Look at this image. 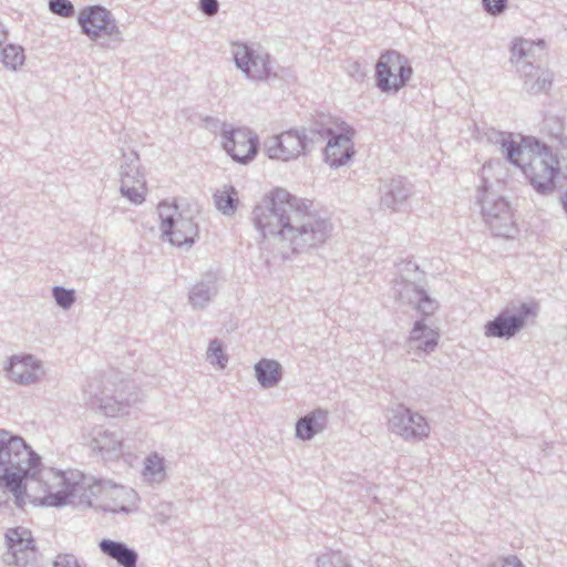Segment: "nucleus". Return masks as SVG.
I'll list each match as a JSON object with an SVG mask.
<instances>
[{"label":"nucleus","mask_w":567,"mask_h":567,"mask_svg":"<svg viewBox=\"0 0 567 567\" xmlns=\"http://www.w3.org/2000/svg\"><path fill=\"white\" fill-rule=\"evenodd\" d=\"M238 193L234 186H225L224 189L214 194L215 205L224 215L235 214L238 205Z\"/></svg>","instance_id":"obj_32"},{"label":"nucleus","mask_w":567,"mask_h":567,"mask_svg":"<svg viewBox=\"0 0 567 567\" xmlns=\"http://www.w3.org/2000/svg\"><path fill=\"white\" fill-rule=\"evenodd\" d=\"M41 465V457L21 436L0 429V480L13 495L17 507L23 508L27 501H39L28 493V483L35 480Z\"/></svg>","instance_id":"obj_3"},{"label":"nucleus","mask_w":567,"mask_h":567,"mask_svg":"<svg viewBox=\"0 0 567 567\" xmlns=\"http://www.w3.org/2000/svg\"><path fill=\"white\" fill-rule=\"evenodd\" d=\"M100 550L117 561L122 567H136L138 554L123 542L104 538L99 543Z\"/></svg>","instance_id":"obj_25"},{"label":"nucleus","mask_w":567,"mask_h":567,"mask_svg":"<svg viewBox=\"0 0 567 567\" xmlns=\"http://www.w3.org/2000/svg\"><path fill=\"white\" fill-rule=\"evenodd\" d=\"M420 299H415L410 306L416 308L423 316H430L437 309V301L432 299L424 290Z\"/></svg>","instance_id":"obj_41"},{"label":"nucleus","mask_w":567,"mask_h":567,"mask_svg":"<svg viewBox=\"0 0 567 567\" xmlns=\"http://www.w3.org/2000/svg\"><path fill=\"white\" fill-rule=\"evenodd\" d=\"M389 430L405 441H421L430 434L426 419L404 405H399L392 411Z\"/></svg>","instance_id":"obj_15"},{"label":"nucleus","mask_w":567,"mask_h":567,"mask_svg":"<svg viewBox=\"0 0 567 567\" xmlns=\"http://www.w3.org/2000/svg\"><path fill=\"white\" fill-rule=\"evenodd\" d=\"M347 126L344 122L339 123L338 118L327 114H318L308 127H301L302 134L309 148L320 145L337 134L342 127Z\"/></svg>","instance_id":"obj_18"},{"label":"nucleus","mask_w":567,"mask_h":567,"mask_svg":"<svg viewBox=\"0 0 567 567\" xmlns=\"http://www.w3.org/2000/svg\"><path fill=\"white\" fill-rule=\"evenodd\" d=\"M560 202H561V205H563L565 212L567 213V189H566V193L560 197Z\"/></svg>","instance_id":"obj_47"},{"label":"nucleus","mask_w":567,"mask_h":567,"mask_svg":"<svg viewBox=\"0 0 567 567\" xmlns=\"http://www.w3.org/2000/svg\"><path fill=\"white\" fill-rule=\"evenodd\" d=\"M544 50V41L518 39L511 49V62L524 79V90L529 94L546 93L551 87L553 73L534 63Z\"/></svg>","instance_id":"obj_5"},{"label":"nucleus","mask_w":567,"mask_h":567,"mask_svg":"<svg viewBox=\"0 0 567 567\" xmlns=\"http://www.w3.org/2000/svg\"><path fill=\"white\" fill-rule=\"evenodd\" d=\"M392 281H405L411 284L425 282V272L411 260H402L395 265V274Z\"/></svg>","instance_id":"obj_31"},{"label":"nucleus","mask_w":567,"mask_h":567,"mask_svg":"<svg viewBox=\"0 0 567 567\" xmlns=\"http://www.w3.org/2000/svg\"><path fill=\"white\" fill-rule=\"evenodd\" d=\"M53 567H82V565L73 554L61 553L55 556Z\"/></svg>","instance_id":"obj_43"},{"label":"nucleus","mask_w":567,"mask_h":567,"mask_svg":"<svg viewBox=\"0 0 567 567\" xmlns=\"http://www.w3.org/2000/svg\"><path fill=\"white\" fill-rule=\"evenodd\" d=\"M218 292L217 276L206 272L200 280L192 286L188 292V302L195 310L205 309Z\"/></svg>","instance_id":"obj_22"},{"label":"nucleus","mask_w":567,"mask_h":567,"mask_svg":"<svg viewBox=\"0 0 567 567\" xmlns=\"http://www.w3.org/2000/svg\"><path fill=\"white\" fill-rule=\"evenodd\" d=\"M163 237H166L172 245L183 246L193 245L198 235V226L189 217H184L178 214L174 219L172 230L164 231Z\"/></svg>","instance_id":"obj_23"},{"label":"nucleus","mask_w":567,"mask_h":567,"mask_svg":"<svg viewBox=\"0 0 567 567\" xmlns=\"http://www.w3.org/2000/svg\"><path fill=\"white\" fill-rule=\"evenodd\" d=\"M207 360L213 364H217L220 369H224L228 362V357L224 353L223 344L218 339H214L209 342L207 349Z\"/></svg>","instance_id":"obj_36"},{"label":"nucleus","mask_w":567,"mask_h":567,"mask_svg":"<svg viewBox=\"0 0 567 567\" xmlns=\"http://www.w3.org/2000/svg\"><path fill=\"white\" fill-rule=\"evenodd\" d=\"M255 377L264 389L277 386L282 379V367L274 359L262 358L255 367Z\"/></svg>","instance_id":"obj_27"},{"label":"nucleus","mask_w":567,"mask_h":567,"mask_svg":"<svg viewBox=\"0 0 567 567\" xmlns=\"http://www.w3.org/2000/svg\"><path fill=\"white\" fill-rule=\"evenodd\" d=\"M488 140L499 145L502 155L511 164L522 168L533 187L540 194L554 188V178L559 173L558 159L550 148L536 138L516 142L511 133L493 131Z\"/></svg>","instance_id":"obj_2"},{"label":"nucleus","mask_w":567,"mask_h":567,"mask_svg":"<svg viewBox=\"0 0 567 567\" xmlns=\"http://www.w3.org/2000/svg\"><path fill=\"white\" fill-rule=\"evenodd\" d=\"M353 131L347 125L327 141L324 156L331 167L344 165L353 156Z\"/></svg>","instance_id":"obj_17"},{"label":"nucleus","mask_w":567,"mask_h":567,"mask_svg":"<svg viewBox=\"0 0 567 567\" xmlns=\"http://www.w3.org/2000/svg\"><path fill=\"white\" fill-rule=\"evenodd\" d=\"M109 379L104 377L90 378L83 386V396L92 408H99L107 416H116L126 413L128 404L123 401L117 390L109 388Z\"/></svg>","instance_id":"obj_10"},{"label":"nucleus","mask_w":567,"mask_h":567,"mask_svg":"<svg viewBox=\"0 0 567 567\" xmlns=\"http://www.w3.org/2000/svg\"><path fill=\"white\" fill-rule=\"evenodd\" d=\"M49 10L62 18H71L75 13L74 6L70 0H49Z\"/></svg>","instance_id":"obj_40"},{"label":"nucleus","mask_w":567,"mask_h":567,"mask_svg":"<svg viewBox=\"0 0 567 567\" xmlns=\"http://www.w3.org/2000/svg\"><path fill=\"white\" fill-rule=\"evenodd\" d=\"M136 499L134 489L111 482L106 497L97 506L104 512L130 514L136 509Z\"/></svg>","instance_id":"obj_20"},{"label":"nucleus","mask_w":567,"mask_h":567,"mask_svg":"<svg viewBox=\"0 0 567 567\" xmlns=\"http://www.w3.org/2000/svg\"><path fill=\"white\" fill-rule=\"evenodd\" d=\"M224 150L234 161L246 164L252 161L259 150L258 136L246 127L227 128L221 131Z\"/></svg>","instance_id":"obj_14"},{"label":"nucleus","mask_w":567,"mask_h":567,"mask_svg":"<svg viewBox=\"0 0 567 567\" xmlns=\"http://www.w3.org/2000/svg\"><path fill=\"white\" fill-rule=\"evenodd\" d=\"M165 460L158 453H151L144 461L143 477L148 483H162L166 477Z\"/></svg>","instance_id":"obj_30"},{"label":"nucleus","mask_w":567,"mask_h":567,"mask_svg":"<svg viewBox=\"0 0 567 567\" xmlns=\"http://www.w3.org/2000/svg\"><path fill=\"white\" fill-rule=\"evenodd\" d=\"M439 333L430 329L423 321H416L411 331L409 346L411 349L431 353L437 346Z\"/></svg>","instance_id":"obj_26"},{"label":"nucleus","mask_w":567,"mask_h":567,"mask_svg":"<svg viewBox=\"0 0 567 567\" xmlns=\"http://www.w3.org/2000/svg\"><path fill=\"white\" fill-rule=\"evenodd\" d=\"M8 492H10L0 480V506L7 505L9 502V495Z\"/></svg>","instance_id":"obj_46"},{"label":"nucleus","mask_w":567,"mask_h":567,"mask_svg":"<svg viewBox=\"0 0 567 567\" xmlns=\"http://www.w3.org/2000/svg\"><path fill=\"white\" fill-rule=\"evenodd\" d=\"M25 55L22 47L8 44L2 49L1 61L4 66L17 70L19 66L23 65Z\"/></svg>","instance_id":"obj_33"},{"label":"nucleus","mask_w":567,"mask_h":567,"mask_svg":"<svg viewBox=\"0 0 567 567\" xmlns=\"http://www.w3.org/2000/svg\"><path fill=\"white\" fill-rule=\"evenodd\" d=\"M305 138L301 130L291 128L266 138L264 151L271 159L284 162L296 159L310 150Z\"/></svg>","instance_id":"obj_12"},{"label":"nucleus","mask_w":567,"mask_h":567,"mask_svg":"<svg viewBox=\"0 0 567 567\" xmlns=\"http://www.w3.org/2000/svg\"><path fill=\"white\" fill-rule=\"evenodd\" d=\"M231 55L236 68L254 82H267L278 76L279 65L260 45L235 42Z\"/></svg>","instance_id":"obj_7"},{"label":"nucleus","mask_w":567,"mask_h":567,"mask_svg":"<svg viewBox=\"0 0 567 567\" xmlns=\"http://www.w3.org/2000/svg\"><path fill=\"white\" fill-rule=\"evenodd\" d=\"M90 446L93 451H97L103 458L113 460L122 455L124 443L117 433L97 427L92 432Z\"/></svg>","instance_id":"obj_21"},{"label":"nucleus","mask_w":567,"mask_h":567,"mask_svg":"<svg viewBox=\"0 0 567 567\" xmlns=\"http://www.w3.org/2000/svg\"><path fill=\"white\" fill-rule=\"evenodd\" d=\"M543 131H545L551 138L559 140L561 143L564 134V125L557 116H546L543 123Z\"/></svg>","instance_id":"obj_39"},{"label":"nucleus","mask_w":567,"mask_h":567,"mask_svg":"<svg viewBox=\"0 0 567 567\" xmlns=\"http://www.w3.org/2000/svg\"><path fill=\"white\" fill-rule=\"evenodd\" d=\"M393 298L403 303L411 305L415 299H420L421 293L425 290L424 284H411L405 281H391Z\"/></svg>","instance_id":"obj_29"},{"label":"nucleus","mask_w":567,"mask_h":567,"mask_svg":"<svg viewBox=\"0 0 567 567\" xmlns=\"http://www.w3.org/2000/svg\"><path fill=\"white\" fill-rule=\"evenodd\" d=\"M4 370L9 380L20 385L35 384L45 374L42 362L32 354L12 355Z\"/></svg>","instance_id":"obj_16"},{"label":"nucleus","mask_w":567,"mask_h":567,"mask_svg":"<svg viewBox=\"0 0 567 567\" xmlns=\"http://www.w3.org/2000/svg\"><path fill=\"white\" fill-rule=\"evenodd\" d=\"M55 483L47 485L45 495L39 498V504L60 507L71 504L81 508H99L97 504L106 497L111 481L93 476L80 477L71 481L59 473H52Z\"/></svg>","instance_id":"obj_4"},{"label":"nucleus","mask_w":567,"mask_h":567,"mask_svg":"<svg viewBox=\"0 0 567 567\" xmlns=\"http://www.w3.org/2000/svg\"><path fill=\"white\" fill-rule=\"evenodd\" d=\"M412 74L408 59L396 51L383 53L375 64L377 87L383 93H396L406 85Z\"/></svg>","instance_id":"obj_9"},{"label":"nucleus","mask_w":567,"mask_h":567,"mask_svg":"<svg viewBox=\"0 0 567 567\" xmlns=\"http://www.w3.org/2000/svg\"><path fill=\"white\" fill-rule=\"evenodd\" d=\"M78 23L82 34L101 49L115 50L124 41L112 12L102 6L83 8L78 16Z\"/></svg>","instance_id":"obj_6"},{"label":"nucleus","mask_w":567,"mask_h":567,"mask_svg":"<svg viewBox=\"0 0 567 567\" xmlns=\"http://www.w3.org/2000/svg\"><path fill=\"white\" fill-rule=\"evenodd\" d=\"M532 315L534 308L528 303H522L516 312L508 308L503 309L493 320L485 323L484 336L509 340L525 327L527 318Z\"/></svg>","instance_id":"obj_13"},{"label":"nucleus","mask_w":567,"mask_h":567,"mask_svg":"<svg viewBox=\"0 0 567 567\" xmlns=\"http://www.w3.org/2000/svg\"><path fill=\"white\" fill-rule=\"evenodd\" d=\"M565 143H566V146H567V137L565 138Z\"/></svg>","instance_id":"obj_48"},{"label":"nucleus","mask_w":567,"mask_h":567,"mask_svg":"<svg viewBox=\"0 0 567 567\" xmlns=\"http://www.w3.org/2000/svg\"><path fill=\"white\" fill-rule=\"evenodd\" d=\"M488 189L487 181L482 177L476 198L481 204L483 218L494 236L511 238L516 228L509 203L503 197H496Z\"/></svg>","instance_id":"obj_8"},{"label":"nucleus","mask_w":567,"mask_h":567,"mask_svg":"<svg viewBox=\"0 0 567 567\" xmlns=\"http://www.w3.org/2000/svg\"><path fill=\"white\" fill-rule=\"evenodd\" d=\"M252 221L262 237L261 249L282 259L320 247L332 231L329 219L284 188H276L254 208Z\"/></svg>","instance_id":"obj_1"},{"label":"nucleus","mask_w":567,"mask_h":567,"mask_svg":"<svg viewBox=\"0 0 567 567\" xmlns=\"http://www.w3.org/2000/svg\"><path fill=\"white\" fill-rule=\"evenodd\" d=\"M121 183H137L144 185L145 175L142 172L138 154L134 151L128 154H123V159L120 165Z\"/></svg>","instance_id":"obj_28"},{"label":"nucleus","mask_w":567,"mask_h":567,"mask_svg":"<svg viewBox=\"0 0 567 567\" xmlns=\"http://www.w3.org/2000/svg\"><path fill=\"white\" fill-rule=\"evenodd\" d=\"M487 567H525L522 560L514 555L499 557Z\"/></svg>","instance_id":"obj_44"},{"label":"nucleus","mask_w":567,"mask_h":567,"mask_svg":"<svg viewBox=\"0 0 567 567\" xmlns=\"http://www.w3.org/2000/svg\"><path fill=\"white\" fill-rule=\"evenodd\" d=\"M328 423V412L316 409L301 416L296 423V436L302 441H309L315 435L324 431Z\"/></svg>","instance_id":"obj_24"},{"label":"nucleus","mask_w":567,"mask_h":567,"mask_svg":"<svg viewBox=\"0 0 567 567\" xmlns=\"http://www.w3.org/2000/svg\"><path fill=\"white\" fill-rule=\"evenodd\" d=\"M411 184L402 176H394L380 186V205L382 208L396 212L411 196Z\"/></svg>","instance_id":"obj_19"},{"label":"nucleus","mask_w":567,"mask_h":567,"mask_svg":"<svg viewBox=\"0 0 567 567\" xmlns=\"http://www.w3.org/2000/svg\"><path fill=\"white\" fill-rule=\"evenodd\" d=\"M52 297L55 303L64 310L70 309L74 305L76 299L74 289H66L61 286L53 287Z\"/></svg>","instance_id":"obj_37"},{"label":"nucleus","mask_w":567,"mask_h":567,"mask_svg":"<svg viewBox=\"0 0 567 567\" xmlns=\"http://www.w3.org/2000/svg\"><path fill=\"white\" fill-rule=\"evenodd\" d=\"M508 0H482L484 10L491 16H499L507 8Z\"/></svg>","instance_id":"obj_42"},{"label":"nucleus","mask_w":567,"mask_h":567,"mask_svg":"<svg viewBox=\"0 0 567 567\" xmlns=\"http://www.w3.org/2000/svg\"><path fill=\"white\" fill-rule=\"evenodd\" d=\"M198 7L204 14L213 17L217 14L219 10V2L218 0H199Z\"/></svg>","instance_id":"obj_45"},{"label":"nucleus","mask_w":567,"mask_h":567,"mask_svg":"<svg viewBox=\"0 0 567 567\" xmlns=\"http://www.w3.org/2000/svg\"><path fill=\"white\" fill-rule=\"evenodd\" d=\"M158 216L161 218L162 234L172 230L173 221L178 217V207L174 204L161 203L157 207Z\"/></svg>","instance_id":"obj_35"},{"label":"nucleus","mask_w":567,"mask_h":567,"mask_svg":"<svg viewBox=\"0 0 567 567\" xmlns=\"http://www.w3.org/2000/svg\"><path fill=\"white\" fill-rule=\"evenodd\" d=\"M318 567H351L340 551H329L317 558Z\"/></svg>","instance_id":"obj_38"},{"label":"nucleus","mask_w":567,"mask_h":567,"mask_svg":"<svg viewBox=\"0 0 567 567\" xmlns=\"http://www.w3.org/2000/svg\"><path fill=\"white\" fill-rule=\"evenodd\" d=\"M120 192L123 197L127 198L132 204L140 205L145 200L146 182L144 185L137 183H121Z\"/></svg>","instance_id":"obj_34"},{"label":"nucleus","mask_w":567,"mask_h":567,"mask_svg":"<svg viewBox=\"0 0 567 567\" xmlns=\"http://www.w3.org/2000/svg\"><path fill=\"white\" fill-rule=\"evenodd\" d=\"M4 537L7 551L2 559L7 567H35L37 549L29 529L24 527L10 528Z\"/></svg>","instance_id":"obj_11"}]
</instances>
